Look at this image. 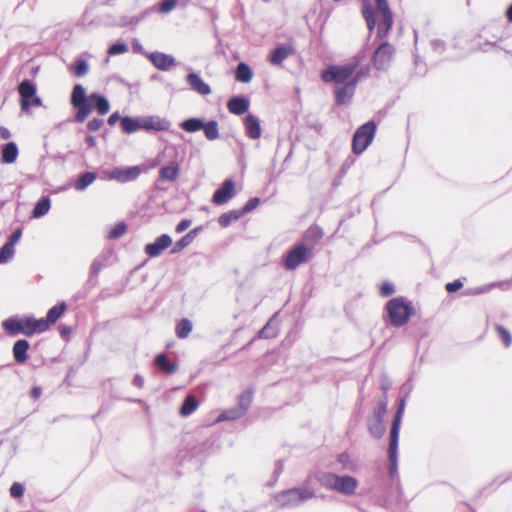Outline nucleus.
<instances>
[{"instance_id": "f257e3e1", "label": "nucleus", "mask_w": 512, "mask_h": 512, "mask_svg": "<svg viewBox=\"0 0 512 512\" xmlns=\"http://www.w3.org/2000/svg\"><path fill=\"white\" fill-rule=\"evenodd\" d=\"M70 103L76 109L74 121L77 123H83L93 109L100 115L107 114L110 109V103L105 96L96 92L88 96L81 84L74 85Z\"/></svg>"}, {"instance_id": "f03ea898", "label": "nucleus", "mask_w": 512, "mask_h": 512, "mask_svg": "<svg viewBox=\"0 0 512 512\" xmlns=\"http://www.w3.org/2000/svg\"><path fill=\"white\" fill-rule=\"evenodd\" d=\"M362 13L367 27L372 31L377 25V37L385 38L393 24V15L388 2H363Z\"/></svg>"}, {"instance_id": "7ed1b4c3", "label": "nucleus", "mask_w": 512, "mask_h": 512, "mask_svg": "<svg viewBox=\"0 0 512 512\" xmlns=\"http://www.w3.org/2000/svg\"><path fill=\"white\" fill-rule=\"evenodd\" d=\"M360 61L357 58L342 64L330 65L321 73V78L326 83L344 85L353 81V73L358 69Z\"/></svg>"}, {"instance_id": "20e7f679", "label": "nucleus", "mask_w": 512, "mask_h": 512, "mask_svg": "<svg viewBox=\"0 0 512 512\" xmlns=\"http://www.w3.org/2000/svg\"><path fill=\"white\" fill-rule=\"evenodd\" d=\"M388 320L393 327H402L413 314V307L410 301L404 297L390 299L385 306Z\"/></svg>"}, {"instance_id": "39448f33", "label": "nucleus", "mask_w": 512, "mask_h": 512, "mask_svg": "<svg viewBox=\"0 0 512 512\" xmlns=\"http://www.w3.org/2000/svg\"><path fill=\"white\" fill-rule=\"evenodd\" d=\"M314 257L313 245L304 242L294 244L285 254L283 265L287 270H295Z\"/></svg>"}, {"instance_id": "423d86ee", "label": "nucleus", "mask_w": 512, "mask_h": 512, "mask_svg": "<svg viewBox=\"0 0 512 512\" xmlns=\"http://www.w3.org/2000/svg\"><path fill=\"white\" fill-rule=\"evenodd\" d=\"M315 497L313 490L307 488H291L275 495V502L280 507H296Z\"/></svg>"}, {"instance_id": "0eeeda50", "label": "nucleus", "mask_w": 512, "mask_h": 512, "mask_svg": "<svg viewBox=\"0 0 512 512\" xmlns=\"http://www.w3.org/2000/svg\"><path fill=\"white\" fill-rule=\"evenodd\" d=\"M376 133V124L374 121H368L361 125L354 133L352 139V151L356 155L362 154L374 139Z\"/></svg>"}, {"instance_id": "6e6552de", "label": "nucleus", "mask_w": 512, "mask_h": 512, "mask_svg": "<svg viewBox=\"0 0 512 512\" xmlns=\"http://www.w3.org/2000/svg\"><path fill=\"white\" fill-rule=\"evenodd\" d=\"M36 85L31 80H23L18 86L21 109L27 111L30 107L42 105V100L36 95Z\"/></svg>"}, {"instance_id": "1a4fd4ad", "label": "nucleus", "mask_w": 512, "mask_h": 512, "mask_svg": "<svg viewBox=\"0 0 512 512\" xmlns=\"http://www.w3.org/2000/svg\"><path fill=\"white\" fill-rule=\"evenodd\" d=\"M395 53L394 47L388 42H382L375 52L373 53V63L378 70H385L389 67L393 55Z\"/></svg>"}, {"instance_id": "9d476101", "label": "nucleus", "mask_w": 512, "mask_h": 512, "mask_svg": "<svg viewBox=\"0 0 512 512\" xmlns=\"http://www.w3.org/2000/svg\"><path fill=\"white\" fill-rule=\"evenodd\" d=\"M142 130L146 132H161L168 131L171 127V122L158 115L142 116L141 117Z\"/></svg>"}, {"instance_id": "9b49d317", "label": "nucleus", "mask_w": 512, "mask_h": 512, "mask_svg": "<svg viewBox=\"0 0 512 512\" xmlns=\"http://www.w3.org/2000/svg\"><path fill=\"white\" fill-rule=\"evenodd\" d=\"M234 194L235 182L232 179H226L214 192L212 202L216 205H223L232 199Z\"/></svg>"}, {"instance_id": "f8f14e48", "label": "nucleus", "mask_w": 512, "mask_h": 512, "mask_svg": "<svg viewBox=\"0 0 512 512\" xmlns=\"http://www.w3.org/2000/svg\"><path fill=\"white\" fill-rule=\"evenodd\" d=\"M189 88L201 96H207L211 93V87L200 76L199 73L190 71L185 77Z\"/></svg>"}, {"instance_id": "ddd939ff", "label": "nucleus", "mask_w": 512, "mask_h": 512, "mask_svg": "<svg viewBox=\"0 0 512 512\" xmlns=\"http://www.w3.org/2000/svg\"><path fill=\"white\" fill-rule=\"evenodd\" d=\"M358 480L349 475H337L334 491L343 495H353L358 488Z\"/></svg>"}, {"instance_id": "4468645a", "label": "nucleus", "mask_w": 512, "mask_h": 512, "mask_svg": "<svg viewBox=\"0 0 512 512\" xmlns=\"http://www.w3.org/2000/svg\"><path fill=\"white\" fill-rule=\"evenodd\" d=\"M146 57L157 69L162 71H168L176 65V60L172 55L162 52H151L146 54Z\"/></svg>"}, {"instance_id": "2eb2a0df", "label": "nucleus", "mask_w": 512, "mask_h": 512, "mask_svg": "<svg viewBox=\"0 0 512 512\" xmlns=\"http://www.w3.org/2000/svg\"><path fill=\"white\" fill-rule=\"evenodd\" d=\"M172 244V238L168 234H162L152 243L145 246V253L149 257L159 256L165 249Z\"/></svg>"}, {"instance_id": "dca6fc26", "label": "nucleus", "mask_w": 512, "mask_h": 512, "mask_svg": "<svg viewBox=\"0 0 512 512\" xmlns=\"http://www.w3.org/2000/svg\"><path fill=\"white\" fill-rule=\"evenodd\" d=\"M140 172L141 170L138 166L115 168L112 171L110 178L124 183L135 180L140 175Z\"/></svg>"}, {"instance_id": "f3484780", "label": "nucleus", "mask_w": 512, "mask_h": 512, "mask_svg": "<svg viewBox=\"0 0 512 512\" xmlns=\"http://www.w3.org/2000/svg\"><path fill=\"white\" fill-rule=\"evenodd\" d=\"M48 329L47 321L43 318L35 319L34 317H27L23 319V334L32 336L35 333H41Z\"/></svg>"}, {"instance_id": "a211bd4d", "label": "nucleus", "mask_w": 512, "mask_h": 512, "mask_svg": "<svg viewBox=\"0 0 512 512\" xmlns=\"http://www.w3.org/2000/svg\"><path fill=\"white\" fill-rule=\"evenodd\" d=\"M356 86L355 81L344 85H336L334 90L336 103L339 105L347 103L353 97Z\"/></svg>"}, {"instance_id": "6ab92c4d", "label": "nucleus", "mask_w": 512, "mask_h": 512, "mask_svg": "<svg viewBox=\"0 0 512 512\" xmlns=\"http://www.w3.org/2000/svg\"><path fill=\"white\" fill-rule=\"evenodd\" d=\"M294 53V48L288 45H279L269 54L268 60L272 65L280 66Z\"/></svg>"}, {"instance_id": "aec40b11", "label": "nucleus", "mask_w": 512, "mask_h": 512, "mask_svg": "<svg viewBox=\"0 0 512 512\" xmlns=\"http://www.w3.org/2000/svg\"><path fill=\"white\" fill-rule=\"evenodd\" d=\"M246 135L253 140L259 139L262 134L260 120L253 114H248L244 118Z\"/></svg>"}, {"instance_id": "412c9836", "label": "nucleus", "mask_w": 512, "mask_h": 512, "mask_svg": "<svg viewBox=\"0 0 512 512\" xmlns=\"http://www.w3.org/2000/svg\"><path fill=\"white\" fill-rule=\"evenodd\" d=\"M250 102L244 96H234L229 99L227 103V108L230 113L235 115H242L246 113L249 109Z\"/></svg>"}, {"instance_id": "4be33fe9", "label": "nucleus", "mask_w": 512, "mask_h": 512, "mask_svg": "<svg viewBox=\"0 0 512 512\" xmlns=\"http://www.w3.org/2000/svg\"><path fill=\"white\" fill-rule=\"evenodd\" d=\"M398 440L399 437L390 436L388 457H389V474L394 476L397 472V455H398Z\"/></svg>"}, {"instance_id": "5701e85b", "label": "nucleus", "mask_w": 512, "mask_h": 512, "mask_svg": "<svg viewBox=\"0 0 512 512\" xmlns=\"http://www.w3.org/2000/svg\"><path fill=\"white\" fill-rule=\"evenodd\" d=\"M405 405H406L405 398H401L399 401L396 413L394 415L393 421H392V425H391V429H390V436L399 437V431H400L401 421H402V417H403L404 410H405Z\"/></svg>"}, {"instance_id": "b1692460", "label": "nucleus", "mask_w": 512, "mask_h": 512, "mask_svg": "<svg viewBox=\"0 0 512 512\" xmlns=\"http://www.w3.org/2000/svg\"><path fill=\"white\" fill-rule=\"evenodd\" d=\"M18 147L15 142H8L1 151V162L4 164H12L18 157Z\"/></svg>"}, {"instance_id": "393cba45", "label": "nucleus", "mask_w": 512, "mask_h": 512, "mask_svg": "<svg viewBox=\"0 0 512 512\" xmlns=\"http://www.w3.org/2000/svg\"><path fill=\"white\" fill-rule=\"evenodd\" d=\"M29 342L25 339L17 340L13 345V356L17 363H24L27 360Z\"/></svg>"}, {"instance_id": "a878e982", "label": "nucleus", "mask_w": 512, "mask_h": 512, "mask_svg": "<svg viewBox=\"0 0 512 512\" xmlns=\"http://www.w3.org/2000/svg\"><path fill=\"white\" fill-rule=\"evenodd\" d=\"M121 128L126 134H133L142 129L141 117L124 116L121 118Z\"/></svg>"}, {"instance_id": "bb28decb", "label": "nucleus", "mask_w": 512, "mask_h": 512, "mask_svg": "<svg viewBox=\"0 0 512 512\" xmlns=\"http://www.w3.org/2000/svg\"><path fill=\"white\" fill-rule=\"evenodd\" d=\"M322 237V229L318 226H312L305 232L301 242H304L307 245H313L314 249L315 245L322 239Z\"/></svg>"}, {"instance_id": "cd10ccee", "label": "nucleus", "mask_w": 512, "mask_h": 512, "mask_svg": "<svg viewBox=\"0 0 512 512\" xmlns=\"http://www.w3.org/2000/svg\"><path fill=\"white\" fill-rule=\"evenodd\" d=\"M337 474L331 472H317L315 474V479L319 482V484L326 488L334 491L335 483H336Z\"/></svg>"}, {"instance_id": "c85d7f7f", "label": "nucleus", "mask_w": 512, "mask_h": 512, "mask_svg": "<svg viewBox=\"0 0 512 512\" xmlns=\"http://www.w3.org/2000/svg\"><path fill=\"white\" fill-rule=\"evenodd\" d=\"M51 207V200L48 196L41 197L37 203L35 204L33 211H32V217L33 218H41L44 215H46Z\"/></svg>"}, {"instance_id": "c756f323", "label": "nucleus", "mask_w": 512, "mask_h": 512, "mask_svg": "<svg viewBox=\"0 0 512 512\" xmlns=\"http://www.w3.org/2000/svg\"><path fill=\"white\" fill-rule=\"evenodd\" d=\"M3 328L9 334L15 335L17 333L23 334V319L18 317H10L3 322Z\"/></svg>"}, {"instance_id": "7c9ffc66", "label": "nucleus", "mask_w": 512, "mask_h": 512, "mask_svg": "<svg viewBox=\"0 0 512 512\" xmlns=\"http://www.w3.org/2000/svg\"><path fill=\"white\" fill-rule=\"evenodd\" d=\"M253 72L249 65L241 62L237 65L235 70V78L242 83H249L252 80Z\"/></svg>"}, {"instance_id": "2f4dec72", "label": "nucleus", "mask_w": 512, "mask_h": 512, "mask_svg": "<svg viewBox=\"0 0 512 512\" xmlns=\"http://www.w3.org/2000/svg\"><path fill=\"white\" fill-rule=\"evenodd\" d=\"M156 366L166 374H172L176 371L177 365L171 362L165 354H159L155 357Z\"/></svg>"}, {"instance_id": "473e14b6", "label": "nucleus", "mask_w": 512, "mask_h": 512, "mask_svg": "<svg viewBox=\"0 0 512 512\" xmlns=\"http://www.w3.org/2000/svg\"><path fill=\"white\" fill-rule=\"evenodd\" d=\"M179 127L188 133H195L202 130L204 121L201 118L192 117L182 121Z\"/></svg>"}, {"instance_id": "72a5a7b5", "label": "nucleus", "mask_w": 512, "mask_h": 512, "mask_svg": "<svg viewBox=\"0 0 512 512\" xmlns=\"http://www.w3.org/2000/svg\"><path fill=\"white\" fill-rule=\"evenodd\" d=\"M67 306L65 302H61L58 305L53 306L50 308L47 312L46 318L44 321H47L48 327L51 324H54L57 322V320L62 316V314L65 312Z\"/></svg>"}, {"instance_id": "f704fd0d", "label": "nucleus", "mask_w": 512, "mask_h": 512, "mask_svg": "<svg viewBox=\"0 0 512 512\" xmlns=\"http://www.w3.org/2000/svg\"><path fill=\"white\" fill-rule=\"evenodd\" d=\"M180 169L178 165L172 164L161 167L159 170V177L162 180L173 182L179 176Z\"/></svg>"}, {"instance_id": "c9c22d12", "label": "nucleus", "mask_w": 512, "mask_h": 512, "mask_svg": "<svg viewBox=\"0 0 512 512\" xmlns=\"http://www.w3.org/2000/svg\"><path fill=\"white\" fill-rule=\"evenodd\" d=\"M97 178L96 173L94 172H84L79 178L76 180L74 187L77 191H84L88 186H90Z\"/></svg>"}, {"instance_id": "e433bc0d", "label": "nucleus", "mask_w": 512, "mask_h": 512, "mask_svg": "<svg viewBox=\"0 0 512 512\" xmlns=\"http://www.w3.org/2000/svg\"><path fill=\"white\" fill-rule=\"evenodd\" d=\"M199 406V403L195 396L189 395L185 398L183 404L180 407L179 413L183 417L191 415Z\"/></svg>"}, {"instance_id": "4c0bfd02", "label": "nucleus", "mask_w": 512, "mask_h": 512, "mask_svg": "<svg viewBox=\"0 0 512 512\" xmlns=\"http://www.w3.org/2000/svg\"><path fill=\"white\" fill-rule=\"evenodd\" d=\"M243 216V212L240 210H230L226 213H223L218 218V223L221 227H228L231 223L239 220Z\"/></svg>"}, {"instance_id": "58836bf2", "label": "nucleus", "mask_w": 512, "mask_h": 512, "mask_svg": "<svg viewBox=\"0 0 512 512\" xmlns=\"http://www.w3.org/2000/svg\"><path fill=\"white\" fill-rule=\"evenodd\" d=\"M368 429H369V432L370 434L376 438V439H379L381 438L384 433H385V425H384V420L382 419H370L368 421Z\"/></svg>"}, {"instance_id": "ea45409f", "label": "nucleus", "mask_w": 512, "mask_h": 512, "mask_svg": "<svg viewBox=\"0 0 512 512\" xmlns=\"http://www.w3.org/2000/svg\"><path fill=\"white\" fill-rule=\"evenodd\" d=\"M202 130L204 131L205 137L209 141H214L219 138V125L218 122L215 120H210L208 122H204V127H202Z\"/></svg>"}, {"instance_id": "a19ab883", "label": "nucleus", "mask_w": 512, "mask_h": 512, "mask_svg": "<svg viewBox=\"0 0 512 512\" xmlns=\"http://www.w3.org/2000/svg\"><path fill=\"white\" fill-rule=\"evenodd\" d=\"M337 462L341 465L342 470L355 471L357 469V463L346 452L337 456Z\"/></svg>"}, {"instance_id": "79ce46f5", "label": "nucleus", "mask_w": 512, "mask_h": 512, "mask_svg": "<svg viewBox=\"0 0 512 512\" xmlns=\"http://www.w3.org/2000/svg\"><path fill=\"white\" fill-rule=\"evenodd\" d=\"M193 328L192 322L187 319H181L179 323L176 326V335L180 339H184L188 337V335L191 333Z\"/></svg>"}, {"instance_id": "37998d69", "label": "nucleus", "mask_w": 512, "mask_h": 512, "mask_svg": "<svg viewBox=\"0 0 512 512\" xmlns=\"http://www.w3.org/2000/svg\"><path fill=\"white\" fill-rule=\"evenodd\" d=\"M245 413L242 412V409H239L238 406L232 409H228L223 411L218 417L217 422L228 421V420H236L244 416Z\"/></svg>"}, {"instance_id": "c03bdc74", "label": "nucleus", "mask_w": 512, "mask_h": 512, "mask_svg": "<svg viewBox=\"0 0 512 512\" xmlns=\"http://www.w3.org/2000/svg\"><path fill=\"white\" fill-rule=\"evenodd\" d=\"M278 334V328L273 324V318H271L266 325L259 330L258 337L264 339H270L276 337Z\"/></svg>"}, {"instance_id": "a18cd8bd", "label": "nucleus", "mask_w": 512, "mask_h": 512, "mask_svg": "<svg viewBox=\"0 0 512 512\" xmlns=\"http://www.w3.org/2000/svg\"><path fill=\"white\" fill-rule=\"evenodd\" d=\"M253 399V393L250 390L244 391L238 398V408L242 409L243 413H246L250 407Z\"/></svg>"}, {"instance_id": "49530a36", "label": "nucleus", "mask_w": 512, "mask_h": 512, "mask_svg": "<svg viewBox=\"0 0 512 512\" xmlns=\"http://www.w3.org/2000/svg\"><path fill=\"white\" fill-rule=\"evenodd\" d=\"M193 242V236L192 233H187L184 235L181 239H179L173 246L171 253L175 254L183 249H185L187 246H189Z\"/></svg>"}, {"instance_id": "de8ad7c7", "label": "nucleus", "mask_w": 512, "mask_h": 512, "mask_svg": "<svg viewBox=\"0 0 512 512\" xmlns=\"http://www.w3.org/2000/svg\"><path fill=\"white\" fill-rule=\"evenodd\" d=\"M14 253H15L14 246H12L8 243H5L0 248V263L8 262L13 257Z\"/></svg>"}, {"instance_id": "09e8293b", "label": "nucleus", "mask_w": 512, "mask_h": 512, "mask_svg": "<svg viewBox=\"0 0 512 512\" xmlns=\"http://www.w3.org/2000/svg\"><path fill=\"white\" fill-rule=\"evenodd\" d=\"M127 226L124 222L117 223L108 233L109 239H118L125 234Z\"/></svg>"}, {"instance_id": "8fccbe9b", "label": "nucleus", "mask_w": 512, "mask_h": 512, "mask_svg": "<svg viewBox=\"0 0 512 512\" xmlns=\"http://www.w3.org/2000/svg\"><path fill=\"white\" fill-rule=\"evenodd\" d=\"M388 405V399L385 395L384 398L379 402L378 406L373 411V417L374 419H382L384 420V416L386 414Z\"/></svg>"}, {"instance_id": "3c124183", "label": "nucleus", "mask_w": 512, "mask_h": 512, "mask_svg": "<svg viewBox=\"0 0 512 512\" xmlns=\"http://www.w3.org/2000/svg\"><path fill=\"white\" fill-rule=\"evenodd\" d=\"M496 331L498 333L499 338L504 343V345L506 347H509L512 343V336H511L510 332L506 328H504L503 326H500V325L496 326Z\"/></svg>"}, {"instance_id": "603ef678", "label": "nucleus", "mask_w": 512, "mask_h": 512, "mask_svg": "<svg viewBox=\"0 0 512 512\" xmlns=\"http://www.w3.org/2000/svg\"><path fill=\"white\" fill-rule=\"evenodd\" d=\"M128 45L122 42H117L112 44L108 49V54L110 56L120 55L126 53L128 51Z\"/></svg>"}, {"instance_id": "864d4df0", "label": "nucleus", "mask_w": 512, "mask_h": 512, "mask_svg": "<svg viewBox=\"0 0 512 512\" xmlns=\"http://www.w3.org/2000/svg\"><path fill=\"white\" fill-rule=\"evenodd\" d=\"M88 69H89V65H88L87 61L83 60V59H79L76 61L75 65H74L73 72L77 77H81V76H84L88 72Z\"/></svg>"}, {"instance_id": "5fc2aeb1", "label": "nucleus", "mask_w": 512, "mask_h": 512, "mask_svg": "<svg viewBox=\"0 0 512 512\" xmlns=\"http://www.w3.org/2000/svg\"><path fill=\"white\" fill-rule=\"evenodd\" d=\"M105 265V259L98 257L93 260L90 267V277H96Z\"/></svg>"}, {"instance_id": "6e6d98bb", "label": "nucleus", "mask_w": 512, "mask_h": 512, "mask_svg": "<svg viewBox=\"0 0 512 512\" xmlns=\"http://www.w3.org/2000/svg\"><path fill=\"white\" fill-rule=\"evenodd\" d=\"M259 203H260L259 198H257V197L251 198L245 203V205L243 206V208L240 211L243 212V215L246 213H249L252 210H254L259 205Z\"/></svg>"}, {"instance_id": "4d7b16f0", "label": "nucleus", "mask_w": 512, "mask_h": 512, "mask_svg": "<svg viewBox=\"0 0 512 512\" xmlns=\"http://www.w3.org/2000/svg\"><path fill=\"white\" fill-rule=\"evenodd\" d=\"M101 22L103 24H105V25H108V26H125L127 24H131L132 23V21L128 22L124 18L116 19V18H111V17H108L107 19H104Z\"/></svg>"}, {"instance_id": "13d9d810", "label": "nucleus", "mask_w": 512, "mask_h": 512, "mask_svg": "<svg viewBox=\"0 0 512 512\" xmlns=\"http://www.w3.org/2000/svg\"><path fill=\"white\" fill-rule=\"evenodd\" d=\"M177 3L178 2H161V4L158 5L155 10L159 13H169L176 8Z\"/></svg>"}, {"instance_id": "bf43d9fd", "label": "nucleus", "mask_w": 512, "mask_h": 512, "mask_svg": "<svg viewBox=\"0 0 512 512\" xmlns=\"http://www.w3.org/2000/svg\"><path fill=\"white\" fill-rule=\"evenodd\" d=\"M369 73V67H363L359 70L356 69V71L353 73V81H355V84L357 85L362 79L366 78Z\"/></svg>"}, {"instance_id": "052dcab7", "label": "nucleus", "mask_w": 512, "mask_h": 512, "mask_svg": "<svg viewBox=\"0 0 512 512\" xmlns=\"http://www.w3.org/2000/svg\"><path fill=\"white\" fill-rule=\"evenodd\" d=\"M24 493V487L18 482H14L10 487V495L14 498L21 497Z\"/></svg>"}, {"instance_id": "680f3d73", "label": "nucleus", "mask_w": 512, "mask_h": 512, "mask_svg": "<svg viewBox=\"0 0 512 512\" xmlns=\"http://www.w3.org/2000/svg\"><path fill=\"white\" fill-rule=\"evenodd\" d=\"M104 124V121L99 118H94L87 123V129L91 132L98 131Z\"/></svg>"}, {"instance_id": "e2e57ef3", "label": "nucleus", "mask_w": 512, "mask_h": 512, "mask_svg": "<svg viewBox=\"0 0 512 512\" xmlns=\"http://www.w3.org/2000/svg\"><path fill=\"white\" fill-rule=\"evenodd\" d=\"M495 286H496V284L493 283V284H489V285L473 288V289L469 290V292H466L465 294L466 295H469V294H474V295L483 294V293L489 292Z\"/></svg>"}, {"instance_id": "0e129e2a", "label": "nucleus", "mask_w": 512, "mask_h": 512, "mask_svg": "<svg viewBox=\"0 0 512 512\" xmlns=\"http://www.w3.org/2000/svg\"><path fill=\"white\" fill-rule=\"evenodd\" d=\"M380 292H381L382 296L388 297L395 292V288H394L393 284H391L389 282H384L380 287Z\"/></svg>"}, {"instance_id": "69168bd1", "label": "nucleus", "mask_w": 512, "mask_h": 512, "mask_svg": "<svg viewBox=\"0 0 512 512\" xmlns=\"http://www.w3.org/2000/svg\"><path fill=\"white\" fill-rule=\"evenodd\" d=\"M463 287V282L460 279H456L453 282L446 284L445 288L449 293L456 292Z\"/></svg>"}, {"instance_id": "338daca9", "label": "nucleus", "mask_w": 512, "mask_h": 512, "mask_svg": "<svg viewBox=\"0 0 512 512\" xmlns=\"http://www.w3.org/2000/svg\"><path fill=\"white\" fill-rule=\"evenodd\" d=\"M22 236V230L20 228H17L13 231V233L10 235L9 240L6 242L12 246L15 247V245L18 243Z\"/></svg>"}, {"instance_id": "774afa93", "label": "nucleus", "mask_w": 512, "mask_h": 512, "mask_svg": "<svg viewBox=\"0 0 512 512\" xmlns=\"http://www.w3.org/2000/svg\"><path fill=\"white\" fill-rule=\"evenodd\" d=\"M191 223H192V222H191V220H189V219H183V220H181V221L176 225V228H175L176 232H177V233H182V232H184L185 230H187V229L190 227Z\"/></svg>"}]
</instances>
